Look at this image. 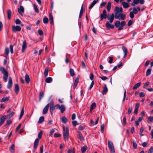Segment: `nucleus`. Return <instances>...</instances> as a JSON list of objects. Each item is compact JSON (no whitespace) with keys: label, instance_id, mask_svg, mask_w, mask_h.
<instances>
[{"label":"nucleus","instance_id":"obj_14","mask_svg":"<svg viewBox=\"0 0 153 153\" xmlns=\"http://www.w3.org/2000/svg\"><path fill=\"white\" fill-rule=\"evenodd\" d=\"M7 116L6 115L1 117L0 118V126H1L4 123V121L6 118Z\"/></svg>","mask_w":153,"mask_h":153},{"label":"nucleus","instance_id":"obj_39","mask_svg":"<svg viewBox=\"0 0 153 153\" xmlns=\"http://www.w3.org/2000/svg\"><path fill=\"white\" fill-rule=\"evenodd\" d=\"M96 104L95 102H94L92 103V104L91 105L90 107V111H92L93 109H94L96 107Z\"/></svg>","mask_w":153,"mask_h":153},{"label":"nucleus","instance_id":"obj_48","mask_svg":"<svg viewBox=\"0 0 153 153\" xmlns=\"http://www.w3.org/2000/svg\"><path fill=\"white\" fill-rule=\"evenodd\" d=\"M134 13L132 11L130 12L129 13V16L130 17L133 19L134 16Z\"/></svg>","mask_w":153,"mask_h":153},{"label":"nucleus","instance_id":"obj_21","mask_svg":"<svg viewBox=\"0 0 153 153\" xmlns=\"http://www.w3.org/2000/svg\"><path fill=\"white\" fill-rule=\"evenodd\" d=\"M50 107L51 113V114L52 115L53 114V111L55 109V107H56V105L53 106H50Z\"/></svg>","mask_w":153,"mask_h":153},{"label":"nucleus","instance_id":"obj_31","mask_svg":"<svg viewBox=\"0 0 153 153\" xmlns=\"http://www.w3.org/2000/svg\"><path fill=\"white\" fill-rule=\"evenodd\" d=\"M44 96V93L43 92L40 91L39 94V101H40L42 99L43 97Z\"/></svg>","mask_w":153,"mask_h":153},{"label":"nucleus","instance_id":"obj_7","mask_svg":"<svg viewBox=\"0 0 153 153\" xmlns=\"http://www.w3.org/2000/svg\"><path fill=\"white\" fill-rule=\"evenodd\" d=\"M115 18H117L118 16H117L119 13H121L119 9V7L118 6H116L114 10Z\"/></svg>","mask_w":153,"mask_h":153},{"label":"nucleus","instance_id":"obj_6","mask_svg":"<svg viewBox=\"0 0 153 153\" xmlns=\"http://www.w3.org/2000/svg\"><path fill=\"white\" fill-rule=\"evenodd\" d=\"M107 15L106 14V12L105 10H103L102 13L100 15V20H102L104 19H106L107 18Z\"/></svg>","mask_w":153,"mask_h":153},{"label":"nucleus","instance_id":"obj_60","mask_svg":"<svg viewBox=\"0 0 153 153\" xmlns=\"http://www.w3.org/2000/svg\"><path fill=\"white\" fill-rule=\"evenodd\" d=\"M38 32L40 36H41V35H43V31L42 30H39H39H38Z\"/></svg>","mask_w":153,"mask_h":153},{"label":"nucleus","instance_id":"obj_54","mask_svg":"<svg viewBox=\"0 0 153 153\" xmlns=\"http://www.w3.org/2000/svg\"><path fill=\"white\" fill-rule=\"evenodd\" d=\"M9 49L8 48H6L5 49V52L7 55H8L9 53Z\"/></svg>","mask_w":153,"mask_h":153},{"label":"nucleus","instance_id":"obj_22","mask_svg":"<svg viewBox=\"0 0 153 153\" xmlns=\"http://www.w3.org/2000/svg\"><path fill=\"white\" fill-rule=\"evenodd\" d=\"M25 80L27 83H28L30 81V79L28 74H26L25 77Z\"/></svg>","mask_w":153,"mask_h":153},{"label":"nucleus","instance_id":"obj_55","mask_svg":"<svg viewBox=\"0 0 153 153\" xmlns=\"http://www.w3.org/2000/svg\"><path fill=\"white\" fill-rule=\"evenodd\" d=\"M122 48L123 50V51L124 53H128L127 50L125 47L123 46L122 47Z\"/></svg>","mask_w":153,"mask_h":153},{"label":"nucleus","instance_id":"obj_36","mask_svg":"<svg viewBox=\"0 0 153 153\" xmlns=\"http://www.w3.org/2000/svg\"><path fill=\"white\" fill-rule=\"evenodd\" d=\"M9 98H10L9 97H3L1 100V102H4L5 101H7L9 100Z\"/></svg>","mask_w":153,"mask_h":153},{"label":"nucleus","instance_id":"obj_47","mask_svg":"<svg viewBox=\"0 0 153 153\" xmlns=\"http://www.w3.org/2000/svg\"><path fill=\"white\" fill-rule=\"evenodd\" d=\"M94 85V81H92L91 82V83L90 85V87H89L88 88V90H91L92 88L93 87V85Z\"/></svg>","mask_w":153,"mask_h":153},{"label":"nucleus","instance_id":"obj_19","mask_svg":"<svg viewBox=\"0 0 153 153\" xmlns=\"http://www.w3.org/2000/svg\"><path fill=\"white\" fill-rule=\"evenodd\" d=\"M98 0H94L91 4V5L89 7V9H91L97 3L98 1Z\"/></svg>","mask_w":153,"mask_h":153},{"label":"nucleus","instance_id":"obj_44","mask_svg":"<svg viewBox=\"0 0 153 153\" xmlns=\"http://www.w3.org/2000/svg\"><path fill=\"white\" fill-rule=\"evenodd\" d=\"M132 12L134 14H136L138 12V10L137 8L135 7H134L133 8V11Z\"/></svg>","mask_w":153,"mask_h":153},{"label":"nucleus","instance_id":"obj_42","mask_svg":"<svg viewBox=\"0 0 153 153\" xmlns=\"http://www.w3.org/2000/svg\"><path fill=\"white\" fill-rule=\"evenodd\" d=\"M151 69L149 68L146 72V75L147 76L149 75L151 73Z\"/></svg>","mask_w":153,"mask_h":153},{"label":"nucleus","instance_id":"obj_59","mask_svg":"<svg viewBox=\"0 0 153 153\" xmlns=\"http://www.w3.org/2000/svg\"><path fill=\"white\" fill-rule=\"evenodd\" d=\"M21 124L20 123L19 124L18 126L17 127L16 129V130L15 131V132H17L18 130H19V129L20 128V127H21Z\"/></svg>","mask_w":153,"mask_h":153},{"label":"nucleus","instance_id":"obj_9","mask_svg":"<svg viewBox=\"0 0 153 153\" xmlns=\"http://www.w3.org/2000/svg\"><path fill=\"white\" fill-rule=\"evenodd\" d=\"M12 80L11 77L9 78L8 82V83L7 87L8 89H10L11 88L12 85Z\"/></svg>","mask_w":153,"mask_h":153},{"label":"nucleus","instance_id":"obj_12","mask_svg":"<svg viewBox=\"0 0 153 153\" xmlns=\"http://www.w3.org/2000/svg\"><path fill=\"white\" fill-rule=\"evenodd\" d=\"M108 89L106 85L105 84H104V87H103V89L102 92V94L103 95L106 94L108 92Z\"/></svg>","mask_w":153,"mask_h":153},{"label":"nucleus","instance_id":"obj_13","mask_svg":"<svg viewBox=\"0 0 153 153\" xmlns=\"http://www.w3.org/2000/svg\"><path fill=\"white\" fill-rule=\"evenodd\" d=\"M105 26L108 29H113L114 27V25H111L108 21L106 23Z\"/></svg>","mask_w":153,"mask_h":153},{"label":"nucleus","instance_id":"obj_64","mask_svg":"<svg viewBox=\"0 0 153 153\" xmlns=\"http://www.w3.org/2000/svg\"><path fill=\"white\" fill-rule=\"evenodd\" d=\"M126 22L125 21H122L120 23V26L122 27H124V25H126Z\"/></svg>","mask_w":153,"mask_h":153},{"label":"nucleus","instance_id":"obj_58","mask_svg":"<svg viewBox=\"0 0 153 153\" xmlns=\"http://www.w3.org/2000/svg\"><path fill=\"white\" fill-rule=\"evenodd\" d=\"M109 59V60L108 61V62L109 63H111L113 61V58L112 57H108Z\"/></svg>","mask_w":153,"mask_h":153},{"label":"nucleus","instance_id":"obj_3","mask_svg":"<svg viewBox=\"0 0 153 153\" xmlns=\"http://www.w3.org/2000/svg\"><path fill=\"white\" fill-rule=\"evenodd\" d=\"M0 69L2 73L4 75L3 79L5 82H6L8 77V72L4 67L1 68Z\"/></svg>","mask_w":153,"mask_h":153},{"label":"nucleus","instance_id":"obj_2","mask_svg":"<svg viewBox=\"0 0 153 153\" xmlns=\"http://www.w3.org/2000/svg\"><path fill=\"white\" fill-rule=\"evenodd\" d=\"M63 128L64 131L63 137L64 140L66 141L68 139L69 136V129L68 127H66L65 128L64 126H63Z\"/></svg>","mask_w":153,"mask_h":153},{"label":"nucleus","instance_id":"obj_38","mask_svg":"<svg viewBox=\"0 0 153 153\" xmlns=\"http://www.w3.org/2000/svg\"><path fill=\"white\" fill-rule=\"evenodd\" d=\"M78 133L79 134V139L82 141H83L84 140V139L83 138V137L82 135V134L79 131H78Z\"/></svg>","mask_w":153,"mask_h":153},{"label":"nucleus","instance_id":"obj_26","mask_svg":"<svg viewBox=\"0 0 153 153\" xmlns=\"http://www.w3.org/2000/svg\"><path fill=\"white\" fill-rule=\"evenodd\" d=\"M141 82H139L137 83V84H135L133 87V90H135L137 89L141 85Z\"/></svg>","mask_w":153,"mask_h":153},{"label":"nucleus","instance_id":"obj_1","mask_svg":"<svg viewBox=\"0 0 153 153\" xmlns=\"http://www.w3.org/2000/svg\"><path fill=\"white\" fill-rule=\"evenodd\" d=\"M42 131H41L38 134V138L36 139L35 140L33 146V148L34 149H36L37 148V146H38V145L39 142V139L42 138Z\"/></svg>","mask_w":153,"mask_h":153},{"label":"nucleus","instance_id":"obj_37","mask_svg":"<svg viewBox=\"0 0 153 153\" xmlns=\"http://www.w3.org/2000/svg\"><path fill=\"white\" fill-rule=\"evenodd\" d=\"M70 73L71 76H73L75 75L74 70L72 68H70Z\"/></svg>","mask_w":153,"mask_h":153},{"label":"nucleus","instance_id":"obj_29","mask_svg":"<svg viewBox=\"0 0 153 153\" xmlns=\"http://www.w3.org/2000/svg\"><path fill=\"white\" fill-rule=\"evenodd\" d=\"M24 108L23 107L22 109L21 110V111L20 115V116L19 117V120L21 119L22 116L23 115L24 113Z\"/></svg>","mask_w":153,"mask_h":153},{"label":"nucleus","instance_id":"obj_62","mask_svg":"<svg viewBox=\"0 0 153 153\" xmlns=\"http://www.w3.org/2000/svg\"><path fill=\"white\" fill-rule=\"evenodd\" d=\"M145 95L144 93L143 92H141L140 94V97H144Z\"/></svg>","mask_w":153,"mask_h":153},{"label":"nucleus","instance_id":"obj_10","mask_svg":"<svg viewBox=\"0 0 153 153\" xmlns=\"http://www.w3.org/2000/svg\"><path fill=\"white\" fill-rule=\"evenodd\" d=\"M118 16V17L117 18H115L116 19H118L119 18V20H124L126 18V15L123 13H120L117 16Z\"/></svg>","mask_w":153,"mask_h":153},{"label":"nucleus","instance_id":"obj_28","mask_svg":"<svg viewBox=\"0 0 153 153\" xmlns=\"http://www.w3.org/2000/svg\"><path fill=\"white\" fill-rule=\"evenodd\" d=\"M52 81V79L51 77H49L46 78L45 80V81L47 83H49Z\"/></svg>","mask_w":153,"mask_h":153},{"label":"nucleus","instance_id":"obj_25","mask_svg":"<svg viewBox=\"0 0 153 153\" xmlns=\"http://www.w3.org/2000/svg\"><path fill=\"white\" fill-rule=\"evenodd\" d=\"M114 18H115V15L113 13L111 15H110L109 16H108L107 17V19H114Z\"/></svg>","mask_w":153,"mask_h":153},{"label":"nucleus","instance_id":"obj_24","mask_svg":"<svg viewBox=\"0 0 153 153\" xmlns=\"http://www.w3.org/2000/svg\"><path fill=\"white\" fill-rule=\"evenodd\" d=\"M7 17L8 19H10L11 18V16L12 14L11 11L9 9L7 10Z\"/></svg>","mask_w":153,"mask_h":153},{"label":"nucleus","instance_id":"obj_20","mask_svg":"<svg viewBox=\"0 0 153 153\" xmlns=\"http://www.w3.org/2000/svg\"><path fill=\"white\" fill-rule=\"evenodd\" d=\"M133 2L131 3V5L132 6H134L135 5H137L140 3L139 0H133Z\"/></svg>","mask_w":153,"mask_h":153},{"label":"nucleus","instance_id":"obj_51","mask_svg":"<svg viewBox=\"0 0 153 153\" xmlns=\"http://www.w3.org/2000/svg\"><path fill=\"white\" fill-rule=\"evenodd\" d=\"M153 152V146H152L150 148L148 153H152Z\"/></svg>","mask_w":153,"mask_h":153},{"label":"nucleus","instance_id":"obj_27","mask_svg":"<svg viewBox=\"0 0 153 153\" xmlns=\"http://www.w3.org/2000/svg\"><path fill=\"white\" fill-rule=\"evenodd\" d=\"M14 144H12L10 148V151L12 153H13L15 151Z\"/></svg>","mask_w":153,"mask_h":153},{"label":"nucleus","instance_id":"obj_33","mask_svg":"<svg viewBox=\"0 0 153 153\" xmlns=\"http://www.w3.org/2000/svg\"><path fill=\"white\" fill-rule=\"evenodd\" d=\"M153 117H148L147 120V122L149 123H150L153 122Z\"/></svg>","mask_w":153,"mask_h":153},{"label":"nucleus","instance_id":"obj_45","mask_svg":"<svg viewBox=\"0 0 153 153\" xmlns=\"http://www.w3.org/2000/svg\"><path fill=\"white\" fill-rule=\"evenodd\" d=\"M133 147L135 149H136L137 148V146L135 141H133Z\"/></svg>","mask_w":153,"mask_h":153},{"label":"nucleus","instance_id":"obj_56","mask_svg":"<svg viewBox=\"0 0 153 153\" xmlns=\"http://www.w3.org/2000/svg\"><path fill=\"white\" fill-rule=\"evenodd\" d=\"M47 104H48V107H49V106H50H50H54V102L53 101H51L50 102V103H48Z\"/></svg>","mask_w":153,"mask_h":153},{"label":"nucleus","instance_id":"obj_43","mask_svg":"<svg viewBox=\"0 0 153 153\" xmlns=\"http://www.w3.org/2000/svg\"><path fill=\"white\" fill-rule=\"evenodd\" d=\"M106 3H107L105 1H103L101 3L100 5V7L102 8L106 4Z\"/></svg>","mask_w":153,"mask_h":153},{"label":"nucleus","instance_id":"obj_30","mask_svg":"<svg viewBox=\"0 0 153 153\" xmlns=\"http://www.w3.org/2000/svg\"><path fill=\"white\" fill-rule=\"evenodd\" d=\"M48 68H46L44 72V75L45 77H46L48 75Z\"/></svg>","mask_w":153,"mask_h":153},{"label":"nucleus","instance_id":"obj_18","mask_svg":"<svg viewBox=\"0 0 153 153\" xmlns=\"http://www.w3.org/2000/svg\"><path fill=\"white\" fill-rule=\"evenodd\" d=\"M121 4L123 5V8H127L129 7V3L128 2H126L123 1L122 2Z\"/></svg>","mask_w":153,"mask_h":153},{"label":"nucleus","instance_id":"obj_5","mask_svg":"<svg viewBox=\"0 0 153 153\" xmlns=\"http://www.w3.org/2000/svg\"><path fill=\"white\" fill-rule=\"evenodd\" d=\"M108 147L109 148L111 152L112 153H114L115 152V150L112 142L111 141L109 140L108 141Z\"/></svg>","mask_w":153,"mask_h":153},{"label":"nucleus","instance_id":"obj_15","mask_svg":"<svg viewBox=\"0 0 153 153\" xmlns=\"http://www.w3.org/2000/svg\"><path fill=\"white\" fill-rule=\"evenodd\" d=\"M27 45H26V41L25 40L24 41L22 45V52H24L25 49H26V47H27Z\"/></svg>","mask_w":153,"mask_h":153},{"label":"nucleus","instance_id":"obj_46","mask_svg":"<svg viewBox=\"0 0 153 153\" xmlns=\"http://www.w3.org/2000/svg\"><path fill=\"white\" fill-rule=\"evenodd\" d=\"M34 9L36 12L37 13H39V11L36 5L35 4H34Z\"/></svg>","mask_w":153,"mask_h":153},{"label":"nucleus","instance_id":"obj_8","mask_svg":"<svg viewBox=\"0 0 153 153\" xmlns=\"http://www.w3.org/2000/svg\"><path fill=\"white\" fill-rule=\"evenodd\" d=\"M12 29L14 32H16L17 31H20L21 27L19 26H12Z\"/></svg>","mask_w":153,"mask_h":153},{"label":"nucleus","instance_id":"obj_4","mask_svg":"<svg viewBox=\"0 0 153 153\" xmlns=\"http://www.w3.org/2000/svg\"><path fill=\"white\" fill-rule=\"evenodd\" d=\"M56 109H59L62 113H63L65 110L66 108L64 105H60L59 104H56Z\"/></svg>","mask_w":153,"mask_h":153},{"label":"nucleus","instance_id":"obj_50","mask_svg":"<svg viewBox=\"0 0 153 153\" xmlns=\"http://www.w3.org/2000/svg\"><path fill=\"white\" fill-rule=\"evenodd\" d=\"M132 110V108L131 106L129 107L128 108V114H129L131 112Z\"/></svg>","mask_w":153,"mask_h":153},{"label":"nucleus","instance_id":"obj_41","mask_svg":"<svg viewBox=\"0 0 153 153\" xmlns=\"http://www.w3.org/2000/svg\"><path fill=\"white\" fill-rule=\"evenodd\" d=\"M43 22L45 24H47L48 22V18L45 17L43 19Z\"/></svg>","mask_w":153,"mask_h":153},{"label":"nucleus","instance_id":"obj_32","mask_svg":"<svg viewBox=\"0 0 153 153\" xmlns=\"http://www.w3.org/2000/svg\"><path fill=\"white\" fill-rule=\"evenodd\" d=\"M44 117L43 116H41L40 117L39 120V121L38 122V123H42L44 121Z\"/></svg>","mask_w":153,"mask_h":153},{"label":"nucleus","instance_id":"obj_57","mask_svg":"<svg viewBox=\"0 0 153 153\" xmlns=\"http://www.w3.org/2000/svg\"><path fill=\"white\" fill-rule=\"evenodd\" d=\"M104 124H103L101 126V131L103 133L104 131Z\"/></svg>","mask_w":153,"mask_h":153},{"label":"nucleus","instance_id":"obj_61","mask_svg":"<svg viewBox=\"0 0 153 153\" xmlns=\"http://www.w3.org/2000/svg\"><path fill=\"white\" fill-rule=\"evenodd\" d=\"M10 52L11 53H13V47L12 45H10Z\"/></svg>","mask_w":153,"mask_h":153},{"label":"nucleus","instance_id":"obj_34","mask_svg":"<svg viewBox=\"0 0 153 153\" xmlns=\"http://www.w3.org/2000/svg\"><path fill=\"white\" fill-rule=\"evenodd\" d=\"M62 121V123H66L68 121V120L65 117H62L61 118Z\"/></svg>","mask_w":153,"mask_h":153},{"label":"nucleus","instance_id":"obj_40","mask_svg":"<svg viewBox=\"0 0 153 153\" xmlns=\"http://www.w3.org/2000/svg\"><path fill=\"white\" fill-rule=\"evenodd\" d=\"M87 149V147L86 146H84L82 148L81 150L82 153H84L86 151Z\"/></svg>","mask_w":153,"mask_h":153},{"label":"nucleus","instance_id":"obj_49","mask_svg":"<svg viewBox=\"0 0 153 153\" xmlns=\"http://www.w3.org/2000/svg\"><path fill=\"white\" fill-rule=\"evenodd\" d=\"M15 22L16 24L17 25L20 24L21 22V21L19 19H16Z\"/></svg>","mask_w":153,"mask_h":153},{"label":"nucleus","instance_id":"obj_16","mask_svg":"<svg viewBox=\"0 0 153 153\" xmlns=\"http://www.w3.org/2000/svg\"><path fill=\"white\" fill-rule=\"evenodd\" d=\"M48 105V104H47L44 108L42 111V114H45L47 113L49 108Z\"/></svg>","mask_w":153,"mask_h":153},{"label":"nucleus","instance_id":"obj_17","mask_svg":"<svg viewBox=\"0 0 153 153\" xmlns=\"http://www.w3.org/2000/svg\"><path fill=\"white\" fill-rule=\"evenodd\" d=\"M19 87L18 84H16L15 85V91L16 94L19 93Z\"/></svg>","mask_w":153,"mask_h":153},{"label":"nucleus","instance_id":"obj_52","mask_svg":"<svg viewBox=\"0 0 153 153\" xmlns=\"http://www.w3.org/2000/svg\"><path fill=\"white\" fill-rule=\"evenodd\" d=\"M79 76H78L76 78V79L75 81L74 84L77 85V84L79 82Z\"/></svg>","mask_w":153,"mask_h":153},{"label":"nucleus","instance_id":"obj_11","mask_svg":"<svg viewBox=\"0 0 153 153\" xmlns=\"http://www.w3.org/2000/svg\"><path fill=\"white\" fill-rule=\"evenodd\" d=\"M20 8H18V12L19 14L22 16H23V15L22 13L24 12V9L23 7L22 6H20Z\"/></svg>","mask_w":153,"mask_h":153},{"label":"nucleus","instance_id":"obj_35","mask_svg":"<svg viewBox=\"0 0 153 153\" xmlns=\"http://www.w3.org/2000/svg\"><path fill=\"white\" fill-rule=\"evenodd\" d=\"M114 24H115V27H116L118 28V27H119L120 26V21H116L115 22Z\"/></svg>","mask_w":153,"mask_h":153},{"label":"nucleus","instance_id":"obj_23","mask_svg":"<svg viewBox=\"0 0 153 153\" xmlns=\"http://www.w3.org/2000/svg\"><path fill=\"white\" fill-rule=\"evenodd\" d=\"M111 5V2H109L107 6V9L108 12H110Z\"/></svg>","mask_w":153,"mask_h":153},{"label":"nucleus","instance_id":"obj_63","mask_svg":"<svg viewBox=\"0 0 153 153\" xmlns=\"http://www.w3.org/2000/svg\"><path fill=\"white\" fill-rule=\"evenodd\" d=\"M133 22L131 20H129L127 24V25L128 26H130L132 24Z\"/></svg>","mask_w":153,"mask_h":153},{"label":"nucleus","instance_id":"obj_53","mask_svg":"<svg viewBox=\"0 0 153 153\" xmlns=\"http://www.w3.org/2000/svg\"><path fill=\"white\" fill-rule=\"evenodd\" d=\"M72 123L73 126H76V125H78L79 124L77 123L76 121H73L72 122Z\"/></svg>","mask_w":153,"mask_h":153}]
</instances>
